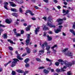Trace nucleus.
<instances>
[{
  "label": "nucleus",
  "instance_id": "1",
  "mask_svg": "<svg viewBox=\"0 0 75 75\" xmlns=\"http://www.w3.org/2000/svg\"><path fill=\"white\" fill-rule=\"evenodd\" d=\"M52 17L51 16H49V17L48 18L47 23V25H48L49 27H50L51 28H52V27L55 28V25H52L50 24L52 23V22H51L52 20Z\"/></svg>",
  "mask_w": 75,
  "mask_h": 75
},
{
  "label": "nucleus",
  "instance_id": "2",
  "mask_svg": "<svg viewBox=\"0 0 75 75\" xmlns=\"http://www.w3.org/2000/svg\"><path fill=\"white\" fill-rule=\"evenodd\" d=\"M68 50V48H65L62 50V52L64 54V55H68V56H69V57H72V54L71 52L69 51L67 52Z\"/></svg>",
  "mask_w": 75,
  "mask_h": 75
},
{
  "label": "nucleus",
  "instance_id": "3",
  "mask_svg": "<svg viewBox=\"0 0 75 75\" xmlns=\"http://www.w3.org/2000/svg\"><path fill=\"white\" fill-rule=\"evenodd\" d=\"M65 66H64L63 67V68H61V69L62 71H63L64 72V71H65V70H64V69H67V67H68L70 66H72V64H70V63L68 62V61H67V62H66L65 63H64Z\"/></svg>",
  "mask_w": 75,
  "mask_h": 75
},
{
  "label": "nucleus",
  "instance_id": "4",
  "mask_svg": "<svg viewBox=\"0 0 75 75\" xmlns=\"http://www.w3.org/2000/svg\"><path fill=\"white\" fill-rule=\"evenodd\" d=\"M27 40H26L25 42H26V45H28V44H29V43L30 42V34H28L27 35Z\"/></svg>",
  "mask_w": 75,
  "mask_h": 75
},
{
  "label": "nucleus",
  "instance_id": "5",
  "mask_svg": "<svg viewBox=\"0 0 75 75\" xmlns=\"http://www.w3.org/2000/svg\"><path fill=\"white\" fill-rule=\"evenodd\" d=\"M13 61L12 63V64L11 65V67H14L16 66V63L17 62V61H19V60L16 58L13 59Z\"/></svg>",
  "mask_w": 75,
  "mask_h": 75
},
{
  "label": "nucleus",
  "instance_id": "6",
  "mask_svg": "<svg viewBox=\"0 0 75 75\" xmlns=\"http://www.w3.org/2000/svg\"><path fill=\"white\" fill-rule=\"evenodd\" d=\"M62 27V26L60 25L59 26V28L57 29H54V31L55 33H58L59 32H61V28Z\"/></svg>",
  "mask_w": 75,
  "mask_h": 75
},
{
  "label": "nucleus",
  "instance_id": "7",
  "mask_svg": "<svg viewBox=\"0 0 75 75\" xmlns=\"http://www.w3.org/2000/svg\"><path fill=\"white\" fill-rule=\"evenodd\" d=\"M58 62H62L61 63V65H63L66 62H67V61L65 60V61H63L62 59H60L58 60Z\"/></svg>",
  "mask_w": 75,
  "mask_h": 75
},
{
  "label": "nucleus",
  "instance_id": "8",
  "mask_svg": "<svg viewBox=\"0 0 75 75\" xmlns=\"http://www.w3.org/2000/svg\"><path fill=\"white\" fill-rule=\"evenodd\" d=\"M40 27H37V28H35V34H38V33H38V32H39L40 31Z\"/></svg>",
  "mask_w": 75,
  "mask_h": 75
},
{
  "label": "nucleus",
  "instance_id": "9",
  "mask_svg": "<svg viewBox=\"0 0 75 75\" xmlns=\"http://www.w3.org/2000/svg\"><path fill=\"white\" fill-rule=\"evenodd\" d=\"M25 49L26 50V52L27 54H30L31 52V50L28 47H27L25 48Z\"/></svg>",
  "mask_w": 75,
  "mask_h": 75
},
{
  "label": "nucleus",
  "instance_id": "10",
  "mask_svg": "<svg viewBox=\"0 0 75 75\" xmlns=\"http://www.w3.org/2000/svg\"><path fill=\"white\" fill-rule=\"evenodd\" d=\"M17 57L18 59H19V60H23V58L20 57V55L19 54H18Z\"/></svg>",
  "mask_w": 75,
  "mask_h": 75
},
{
  "label": "nucleus",
  "instance_id": "11",
  "mask_svg": "<svg viewBox=\"0 0 75 75\" xmlns=\"http://www.w3.org/2000/svg\"><path fill=\"white\" fill-rule=\"evenodd\" d=\"M4 4L5 5V6H4V7L5 8L6 10H8V8H7V5L8 4V2H5Z\"/></svg>",
  "mask_w": 75,
  "mask_h": 75
},
{
  "label": "nucleus",
  "instance_id": "12",
  "mask_svg": "<svg viewBox=\"0 0 75 75\" xmlns=\"http://www.w3.org/2000/svg\"><path fill=\"white\" fill-rule=\"evenodd\" d=\"M44 50H41L39 51V55H41V54H44Z\"/></svg>",
  "mask_w": 75,
  "mask_h": 75
},
{
  "label": "nucleus",
  "instance_id": "13",
  "mask_svg": "<svg viewBox=\"0 0 75 75\" xmlns=\"http://www.w3.org/2000/svg\"><path fill=\"white\" fill-rule=\"evenodd\" d=\"M6 22L8 24H11V20H9L8 19H6Z\"/></svg>",
  "mask_w": 75,
  "mask_h": 75
},
{
  "label": "nucleus",
  "instance_id": "14",
  "mask_svg": "<svg viewBox=\"0 0 75 75\" xmlns=\"http://www.w3.org/2000/svg\"><path fill=\"white\" fill-rule=\"evenodd\" d=\"M9 3L10 4V5L11 6H12V7H16V4H14L12 2H10Z\"/></svg>",
  "mask_w": 75,
  "mask_h": 75
},
{
  "label": "nucleus",
  "instance_id": "15",
  "mask_svg": "<svg viewBox=\"0 0 75 75\" xmlns=\"http://www.w3.org/2000/svg\"><path fill=\"white\" fill-rule=\"evenodd\" d=\"M62 21H63V19L61 18H58L56 20V22H57V23H60V22H61Z\"/></svg>",
  "mask_w": 75,
  "mask_h": 75
},
{
  "label": "nucleus",
  "instance_id": "16",
  "mask_svg": "<svg viewBox=\"0 0 75 75\" xmlns=\"http://www.w3.org/2000/svg\"><path fill=\"white\" fill-rule=\"evenodd\" d=\"M47 26L44 25L42 26L43 29V30H48V28L46 27Z\"/></svg>",
  "mask_w": 75,
  "mask_h": 75
},
{
  "label": "nucleus",
  "instance_id": "17",
  "mask_svg": "<svg viewBox=\"0 0 75 75\" xmlns=\"http://www.w3.org/2000/svg\"><path fill=\"white\" fill-rule=\"evenodd\" d=\"M47 45H47V43L46 42H45L42 45L41 47H47Z\"/></svg>",
  "mask_w": 75,
  "mask_h": 75
},
{
  "label": "nucleus",
  "instance_id": "18",
  "mask_svg": "<svg viewBox=\"0 0 75 75\" xmlns=\"http://www.w3.org/2000/svg\"><path fill=\"white\" fill-rule=\"evenodd\" d=\"M31 27L30 25H29L28 27L26 28V31H30V28Z\"/></svg>",
  "mask_w": 75,
  "mask_h": 75
},
{
  "label": "nucleus",
  "instance_id": "19",
  "mask_svg": "<svg viewBox=\"0 0 75 75\" xmlns=\"http://www.w3.org/2000/svg\"><path fill=\"white\" fill-rule=\"evenodd\" d=\"M8 42H10V43H11V44H16V43L14 42H13V41L11 40L10 39L8 40Z\"/></svg>",
  "mask_w": 75,
  "mask_h": 75
},
{
  "label": "nucleus",
  "instance_id": "20",
  "mask_svg": "<svg viewBox=\"0 0 75 75\" xmlns=\"http://www.w3.org/2000/svg\"><path fill=\"white\" fill-rule=\"evenodd\" d=\"M47 37L48 38V41H51L52 40V37H50L49 35H48L47 36Z\"/></svg>",
  "mask_w": 75,
  "mask_h": 75
},
{
  "label": "nucleus",
  "instance_id": "21",
  "mask_svg": "<svg viewBox=\"0 0 75 75\" xmlns=\"http://www.w3.org/2000/svg\"><path fill=\"white\" fill-rule=\"evenodd\" d=\"M11 14L12 16H15V17H18V15L17 13H12Z\"/></svg>",
  "mask_w": 75,
  "mask_h": 75
},
{
  "label": "nucleus",
  "instance_id": "22",
  "mask_svg": "<svg viewBox=\"0 0 75 75\" xmlns=\"http://www.w3.org/2000/svg\"><path fill=\"white\" fill-rule=\"evenodd\" d=\"M16 71L17 72H18V73H23V71L20 69L17 70Z\"/></svg>",
  "mask_w": 75,
  "mask_h": 75
},
{
  "label": "nucleus",
  "instance_id": "23",
  "mask_svg": "<svg viewBox=\"0 0 75 75\" xmlns=\"http://www.w3.org/2000/svg\"><path fill=\"white\" fill-rule=\"evenodd\" d=\"M2 37L4 38H7V34L6 33H5L2 36Z\"/></svg>",
  "mask_w": 75,
  "mask_h": 75
},
{
  "label": "nucleus",
  "instance_id": "24",
  "mask_svg": "<svg viewBox=\"0 0 75 75\" xmlns=\"http://www.w3.org/2000/svg\"><path fill=\"white\" fill-rule=\"evenodd\" d=\"M25 66L26 68H29V67H30V64H29L27 63L25 64Z\"/></svg>",
  "mask_w": 75,
  "mask_h": 75
},
{
  "label": "nucleus",
  "instance_id": "25",
  "mask_svg": "<svg viewBox=\"0 0 75 75\" xmlns=\"http://www.w3.org/2000/svg\"><path fill=\"white\" fill-rule=\"evenodd\" d=\"M11 10L12 11H13L14 12H16V11H17V10H16V9L15 8H11Z\"/></svg>",
  "mask_w": 75,
  "mask_h": 75
},
{
  "label": "nucleus",
  "instance_id": "26",
  "mask_svg": "<svg viewBox=\"0 0 75 75\" xmlns=\"http://www.w3.org/2000/svg\"><path fill=\"white\" fill-rule=\"evenodd\" d=\"M43 72H44V73H45V74H48V72H49V71H48V70L45 69H44L43 70Z\"/></svg>",
  "mask_w": 75,
  "mask_h": 75
},
{
  "label": "nucleus",
  "instance_id": "27",
  "mask_svg": "<svg viewBox=\"0 0 75 75\" xmlns=\"http://www.w3.org/2000/svg\"><path fill=\"white\" fill-rule=\"evenodd\" d=\"M50 49V46L47 45L46 46V50H49Z\"/></svg>",
  "mask_w": 75,
  "mask_h": 75
},
{
  "label": "nucleus",
  "instance_id": "28",
  "mask_svg": "<svg viewBox=\"0 0 75 75\" xmlns=\"http://www.w3.org/2000/svg\"><path fill=\"white\" fill-rule=\"evenodd\" d=\"M28 61H29V59L28 58H27L24 61V62H25V63H27L28 62Z\"/></svg>",
  "mask_w": 75,
  "mask_h": 75
},
{
  "label": "nucleus",
  "instance_id": "29",
  "mask_svg": "<svg viewBox=\"0 0 75 75\" xmlns=\"http://www.w3.org/2000/svg\"><path fill=\"white\" fill-rule=\"evenodd\" d=\"M70 32L71 33H73V34L74 33H75V31H74V29H70Z\"/></svg>",
  "mask_w": 75,
  "mask_h": 75
},
{
  "label": "nucleus",
  "instance_id": "30",
  "mask_svg": "<svg viewBox=\"0 0 75 75\" xmlns=\"http://www.w3.org/2000/svg\"><path fill=\"white\" fill-rule=\"evenodd\" d=\"M36 60L38 62H41V59L38 58H36Z\"/></svg>",
  "mask_w": 75,
  "mask_h": 75
},
{
  "label": "nucleus",
  "instance_id": "31",
  "mask_svg": "<svg viewBox=\"0 0 75 75\" xmlns=\"http://www.w3.org/2000/svg\"><path fill=\"white\" fill-rule=\"evenodd\" d=\"M11 74L13 75H16V71H12Z\"/></svg>",
  "mask_w": 75,
  "mask_h": 75
},
{
  "label": "nucleus",
  "instance_id": "32",
  "mask_svg": "<svg viewBox=\"0 0 75 75\" xmlns=\"http://www.w3.org/2000/svg\"><path fill=\"white\" fill-rule=\"evenodd\" d=\"M15 35L16 36V37H20L21 36V34L20 33H15Z\"/></svg>",
  "mask_w": 75,
  "mask_h": 75
},
{
  "label": "nucleus",
  "instance_id": "33",
  "mask_svg": "<svg viewBox=\"0 0 75 75\" xmlns=\"http://www.w3.org/2000/svg\"><path fill=\"white\" fill-rule=\"evenodd\" d=\"M11 61H9L7 63H6L5 64V67H6V66H7V65L8 64H9L10 63H11Z\"/></svg>",
  "mask_w": 75,
  "mask_h": 75
},
{
  "label": "nucleus",
  "instance_id": "34",
  "mask_svg": "<svg viewBox=\"0 0 75 75\" xmlns=\"http://www.w3.org/2000/svg\"><path fill=\"white\" fill-rule=\"evenodd\" d=\"M29 13L31 16H34V15H35V14H34V13H33V12L30 10L29 11Z\"/></svg>",
  "mask_w": 75,
  "mask_h": 75
},
{
  "label": "nucleus",
  "instance_id": "35",
  "mask_svg": "<svg viewBox=\"0 0 75 75\" xmlns=\"http://www.w3.org/2000/svg\"><path fill=\"white\" fill-rule=\"evenodd\" d=\"M72 74L71 71H69L67 72V75H72Z\"/></svg>",
  "mask_w": 75,
  "mask_h": 75
},
{
  "label": "nucleus",
  "instance_id": "36",
  "mask_svg": "<svg viewBox=\"0 0 75 75\" xmlns=\"http://www.w3.org/2000/svg\"><path fill=\"white\" fill-rule=\"evenodd\" d=\"M59 64V63L58 62H57L55 63V65L56 66H58Z\"/></svg>",
  "mask_w": 75,
  "mask_h": 75
},
{
  "label": "nucleus",
  "instance_id": "37",
  "mask_svg": "<svg viewBox=\"0 0 75 75\" xmlns=\"http://www.w3.org/2000/svg\"><path fill=\"white\" fill-rule=\"evenodd\" d=\"M56 71H57V72H61V69H57L56 70Z\"/></svg>",
  "mask_w": 75,
  "mask_h": 75
},
{
  "label": "nucleus",
  "instance_id": "38",
  "mask_svg": "<svg viewBox=\"0 0 75 75\" xmlns=\"http://www.w3.org/2000/svg\"><path fill=\"white\" fill-rule=\"evenodd\" d=\"M30 10H27L26 11V13H25V14L26 15H27V13H30Z\"/></svg>",
  "mask_w": 75,
  "mask_h": 75
},
{
  "label": "nucleus",
  "instance_id": "39",
  "mask_svg": "<svg viewBox=\"0 0 75 75\" xmlns=\"http://www.w3.org/2000/svg\"><path fill=\"white\" fill-rule=\"evenodd\" d=\"M46 60L47 61H49V62H51L52 61V60L48 58H46Z\"/></svg>",
  "mask_w": 75,
  "mask_h": 75
},
{
  "label": "nucleus",
  "instance_id": "40",
  "mask_svg": "<svg viewBox=\"0 0 75 75\" xmlns=\"http://www.w3.org/2000/svg\"><path fill=\"white\" fill-rule=\"evenodd\" d=\"M45 67H40L38 68L39 69H44Z\"/></svg>",
  "mask_w": 75,
  "mask_h": 75
},
{
  "label": "nucleus",
  "instance_id": "41",
  "mask_svg": "<svg viewBox=\"0 0 75 75\" xmlns=\"http://www.w3.org/2000/svg\"><path fill=\"white\" fill-rule=\"evenodd\" d=\"M1 21H0V27H5V26L4 25H3L2 24H0V23H1Z\"/></svg>",
  "mask_w": 75,
  "mask_h": 75
},
{
  "label": "nucleus",
  "instance_id": "42",
  "mask_svg": "<svg viewBox=\"0 0 75 75\" xmlns=\"http://www.w3.org/2000/svg\"><path fill=\"white\" fill-rule=\"evenodd\" d=\"M8 48L10 50H11V51H13V48L10 46L8 47Z\"/></svg>",
  "mask_w": 75,
  "mask_h": 75
},
{
  "label": "nucleus",
  "instance_id": "43",
  "mask_svg": "<svg viewBox=\"0 0 75 75\" xmlns=\"http://www.w3.org/2000/svg\"><path fill=\"white\" fill-rule=\"evenodd\" d=\"M28 72H29V71H25L24 72L23 75H26V74H28Z\"/></svg>",
  "mask_w": 75,
  "mask_h": 75
},
{
  "label": "nucleus",
  "instance_id": "44",
  "mask_svg": "<svg viewBox=\"0 0 75 75\" xmlns=\"http://www.w3.org/2000/svg\"><path fill=\"white\" fill-rule=\"evenodd\" d=\"M57 47V45H55L54 46L51 47V48L52 49H54V48H55V47Z\"/></svg>",
  "mask_w": 75,
  "mask_h": 75
},
{
  "label": "nucleus",
  "instance_id": "45",
  "mask_svg": "<svg viewBox=\"0 0 75 75\" xmlns=\"http://www.w3.org/2000/svg\"><path fill=\"white\" fill-rule=\"evenodd\" d=\"M19 11L21 13H23V9H22L21 8H19Z\"/></svg>",
  "mask_w": 75,
  "mask_h": 75
},
{
  "label": "nucleus",
  "instance_id": "46",
  "mask_svg": "<svg viewBox=\"0 0 75 75\" xmlns=\"http://www.w3.org/2000/svg\"><path fill=\"white\" fill-rule=\"evenodd\" d=\"M51 53V51L49 50H47V54H50Z\"/></svg>",
  "mask_w": 75,
  "mask_h": 75
},
{
  "label": "nucleus",
  "instance_id": "47",
  "mask_svg": "<svg viewBox=\"0 0 75 75\" xmlns=\"http://www.w3.org/2000/svg\"><path fill=\"white\" fill-rule=\"evenodd\" d=\"M13 31H14L15 34H17V32L16 31V29H14Z\"/></svg>",
  "mask_w": 75,
  "mask_h": 75
},
{
  "label": "nucleus",
  "instance_id": "48",
  "mask_svg": "<svg viewBox=\"0 0 75 75\" xmlns=\"http://www.w3.org/2000/svg\"><path fill=\"white\" fill-rule=\"evenodd\" d=\"M27 54V53H25L22 55V57H24V56H25Z\"/></svg>",
  "mask_w": 75,
  "mask_h": 75
},
{
  "label": "nucleus",
  "instance_id": "49",
  "mask_svg": "<svg viewBox=\"0 0 75 75\" xmlns=\"http://www.w3.org/2000/svg\"><path fill=\"white\" fill-rule=\"evenodd\" d=\"M73 28H74V29H75V22L74 23V24H73Z\"/></svg>",
  "mask_w": 75,
  "mask_h": 75
},
{
  "label": "nucleus",
  "instance_id": "50",
  "mask_svg": "<svg viewBox=\"0 0 75 75\" xmlns=\"http://www.w3.org/2000/svg\"><path fill=\"white\" fill-rule=\"evenodd\" d=\"M47 35V33L45 32H44L43 36L44 37H45V36H46V35Z\"/></svg>",
  "mask_w": 75,
  "mask_h": 75
},
{
  "label": "nucleus",
  "instance_id": "51",
  "mask_svg": "<svg viewBox=\"0 0 75 75\" xmlns=\"http://www.w3.org/2000/svg\"><path fill=\"white\" fill-rule=\"evenodd\" d=\"M69 11L67 10L66 11V14H68L69 13Z\"/></svg>",
  "mask_w": 75,
  "mask_h": 75
},
{
  "label": "nucleus",
  "instance_id": "52",
  "mask_svg": "<svg viewBox=\"0 0 75 75\" xmlns=\"http://www.w3.org/2000/svg\"><path fill=\"white\" fill-rule=\"evenodd\" d=\"M19 49L20 50H21V51H23L24 48H23V47L19 48Z\"/></svg>",
  "mask_w": 75,
  "mask_h": 75
},
{
  "label": "nucleus",
  "instance_id": "53",
  "mask_svg": "<svg viewBox=\"0 0 75 75\" xmlns=\"http://www.w3.org/2000/svg\"><path fill=\"white\" fill-rule=\"evenodd\" d=\"M20 3H23V0H19V2Z\"/></svg>",
  "mask_w": 75,
  "mask_h": 75
},
{
  "label": "nucleus",
  "instance_id": "54",
  "mask_svg": "<svg viewBox=\"0 0 75 75\" xmlns=\"http://www.w3.org/2000/svg\"><path fill=\"white\" fill-rule=\"evenodd\" d=\"M31 18V19L32 20H33L34 21V20H36V18L34 17Z\"/></svg>",
  "mask_w": 75,
  "mask_h": 75
},
{
  "label": "nucleus",
  "instance_id": "55",
  "mask_svg": "<svg viewBox=\"0 0 75 75\" xmlns=\"http://www.w3.org/2000/svg\"><path fill=\"white\" fill-rule=\"evenodd\" d=\"M43 19L44 20H45V21H47V18L45 17H44L43 18Z\"/></svg>",
  "mask_w": 75,
  "mask_h": 75
},
{
  "label": "nucleus",
  "instance_id": "56",
  "mask_svg": "<svg viewBox=\"0 0 75 75\" xmlns=\"http://www.w3.org/2000/svg\"><path fill=\"white\" fill-rule=\"evenodd\" d=\"M48 33L50 34H52V32L51 31H50L48 32Z\"/></svg>",
  "mask_w": 75,
  "mask_h": 75
},
{
  "label": "nucleus",
  "instance_id": "57",
  "mask_svg": "<svg viewBox=\"0 0 75 75\" xmlns=\"http://www.w3.org/2000/svg\"><path fill=\"white\" fill-rule=\"evenodd\" d=\"M21 34H23L24 33V31H23V30H21Z\"/></svg>",
  "mask_w": 75,
  "mask_h": 75
},
{
  "label": "nucleus",
  "instance_id": "58",
  "mask_svg": "<svg viewBox=\"0 0 75 75\" xmlns=\"http://www.w3.org/2000/svg\"><path fill=\"white\" fill-rule=\"evenodd\" d=\"M43 1L46 3H48V0H43Z\"/></svg>",
  "mask_w": 75,
  "mask_h": 75
},
{
  "label": "nucleus",
  "instance_id": "59",
  "mask_svg": "<svg viewBox=\"0 0 75 75\" xmlns=\"http://www.w3.org/2000/svg\"><path fill=\"white\" fill-rule=\"evenodd\" d=\"M57 8L58 9H59L60 8H61V6H57Z\"/></svg>",
  "mask_w": 75,
  "mask_h": 75
},
{
  "label": "nucleus",
  "instance_id": "60",
  "mask_svg": "<svg viewBox=\"0 0 75 75\" xmlns=\"http://www.w3.org/2000/svg\"><path fill=\"white\" fill-rule=\"evenodd\" d=\"M57 52V50H53V52L54 53V54H55V53H56V52Z\"/></svg>",
  "mask_w": 75,
  "mask_h": 75
},
{
  "label": "nucleus",
  "instance_id": "61",
  "mask_svg": "<svg viewBox=\"0 0 75 75\" xmlns=\"http://www.w3.org/2000/svg\"><path fill=\"white\" fill-rule=\"evenodd\" d=\"M63 20H64V21H65L67 20V18H66L65 17H64L63 18Z\"/></svg>",
  "mask_w": 75,
  "mask_h": 75
},
{
  "label": "nucleus",
  "instance_id": "62",
  "mask_svg": "<svg viewBox=\"0 0 75 75\" xmlns=\"http://www.w3.org/2000/svg\"><path fill=\"white\" fill-rule=\"evenodd\" d=\"M4 31V30L3 29H0V32H3Z\"/></svg>",
  "mask_w": 75,
  "mask_h": 75
},
{
  "label": "nucleus",
  "instance_id": "63",
  "mask_svg": "<svg viewBox=\"0 0 75 75\" xmlns=\"http://www.w3.org/2000/svg\"><path fill=\"white\" fill-rule=\"evenodd\" d=\"M63 13H66V11L65 10V9H63Z\"/></svg>",
  "mask_w": 75,
  "mask_h": 75
},
{
  "label": "nucleus",
  "instance_id": "64",
  "mask_svg": "<svg viewBox=\"0 0 75 75\" xmlns=\"http://www.w3.org/2000/svg\"><path fill=\"white\" fill-rule=\"evenodd\" d=\"M34 7H35V9H38V6H34Z\"/></svg>",
  "mask_w": 75,
  "mask_h": 75
}]
</instances>
